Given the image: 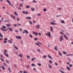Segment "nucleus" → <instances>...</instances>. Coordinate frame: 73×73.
Instances as JSON below:
<instances>
[{"label":"nucleus","mask_w":73,"mask_h":73,"mask_svg":"<svg viewBox=\"0 0 73 73\" xmlns=\"http://www.w3.org/2000/svg\"><path fill=\"white\" fill-rule=\"evenodd\" d=\"M59 41H62L64 40V39H63V36H60V37L59 38Z\"/></svg>","instance_id":"obj_1"},{"label":"nucleus","mask_w":73,"mask_h":73,"mask_svg":"<svg viewBox=\"0 0 73 73\" xmlns=\"http://www.w3.org/2000/svg\"><path fill=\"white\" fill-rule=\"evenodd\" d=\"M0 29H1V30L2 31H4L5 32L7 31L8 30V29H7L6 30H5V29H3L2 28H1Z\"/></svg>","instance_id":"obj_2"},{"label":"nucleus","mask_w":73,"mask_h":73,"mask_svg":"<svg viewBox=\"0 0 73 73\" xmlns=\"http://www.w3.org/2000/svg\"><path fill=\"white\" fill-rule=\"evenodd\" d=\"M33 33L34 35H35V36H38V33H35L34 32H33Z\"/></svg>","instance_id":"obj_3"},{"label":"nucleus","mask_w":73,"mask_h":73,"mask_svg":"<svg viewBox=\"0 0 73 73\" xmlns=\"http://www.w3.org/2000/svg\"><path fill=\"white\" fill-rule=\"evenodd\" d=\"M16 38H17V39H20L21 38V37L20 36H16Z\"/></svg>","instance_id":"obj_4"},{"label":"nucleus","mask_w":73,"mask_h":73,"mask_svg":"<svg viewBox=\"0 0 73 73\" xmlns=\"http://www.w3.org/2000/svg\"><path fill=\"white\" fill-rule=\"evenodd\" d=\"M22 12L23 14H28V13L27 11L25 12L24 11H23Z\"/></svg>","instance_id":"obj_5"},{"label":"nucleus","mask_w":73,"mask_h":73,"mask_svg":"<svg viewBox=\"0 0 73 73\" xmlns=\"http://www.w3.org/2000/svg\"><path fill=\"white\" fill-rule=\"evenodd\" d=\"M48 37H50V38H51V36H50V33H49V32H48Z\"/></svg>","instance_id":"obj_6"},{"label":"nucleus","mask_w":73,"mask_h":73,"mask_svg":"<svg viewBox=\"0 0 73 73\" xmlns=\"http://www.w3.org/2000/svg\"><path fill=\"white\" fill-rule=\"evenodd\" d=\"M57 46H55L54 48V50H56V51H57Z\"/></svg>","instance_id":"obj_7"},{"label":"nucleus","mask_w":73,"mask_h":73,"mask_svg":"<svg viewBox=\"0 0 73 73\" xmlns=\"http://www.w3.org/2000/svg\"><path fill=\"white\" fill-rule=\"evenodd\" d=\"M18 57H23V55L21 54H19L18 55Z\"/></svg>","instance_id":"obj_8"},{"label":"nucleus","mask_w":73,"mask_h":73,"mask_svg":"<svg viewBox=\"0 0 73 73\" xmlns=\"http://www.w3.org/2000/svg\"><path fill=\"white\" fill-rule=\"evenodd\" d=\"M26 18L27 19L31 20V17H26Z\"/></svg>","instance_id":"obj_9"},{"label":"nucleus","mask_w":73,"mask_h":73,"mask_svg":"<svg viewBox=\"0 0 73 73\" xmlns=\"http://www.w3.org/2000/svg\"><path fill=\"white\" fill-rule=\"evenodd\" d=\"M3 54H5V56H6V57H9L8 54H6L5 53H3Z\"/></svg>","instance_id":"obj_10"},{"label":"nucleus","mask_w":73,"mask_h":73,"mask_svg":"<svg viewBox=\"0 0 73 73\" xmlns=\"http://www.w3.org/2000/svg\"><path fill=\"white\" fill-rule=\"evenodd\" d=\"M8 41L9 42V43H11V44H12V41H11V40H8Z\"/></svg>","instance_id":"obj_11"},{"label":"nucleus","mask_w":73,"mask_h":73,"mask_svg":"<svg viewBox=\"0 0 73 73\" xmlns=\"http://www.w3.org/2000/svg\"><path fill=\"white\" fill-rule=\"evenodd\" d=\"M64 36L66 40H68V37L65 35H64Z\"/></svg>","instance_id":"obj_12"},{"label":"nucleus","mask_w":73,"mask_h":73,"mask_svg":"<svg viewBox=\"0 0 73 73\" xmlns=\"http://www.w3.org/2000/svg\"><path fill=\"white\" fill-rule=\"evenodd\" d=\"M48 57L49 58H51V59H52V60H53V58H52L51 56H50V55H48Z\"/></svg>","instance_id":"obj_13"},{"label":"nucleus","mask_w":73,"mask_h":73,"mask_svg":"<svg viewBox=\"0 0 73 73\" xmlns=\"http://www.w3.org/2000/svg\"><path fill=\"white\" fill-rule=\"evenodd\" d=\"M50 31H51V32H52V31H53V28L52 27H50Z\"/></svg>","instance_id":"obj_14"},{"label":"nucleus","mask_w":73,"mask_h":73,"mask_svg":"<svg viewBox=\"0 0 73 73\" xmlns=\"http://www.w3.org/2000/svg\"><path fill=\"white\" fill-rule=\"evenodd\" d=\"M24 31H25V33H27V34H28V31H27L25 30Z\"/></svg>","instance_id":"obj_15"},{"label":"nucleus","mask_w":73,"mask_h":73,"mask_svg":"<svg viewBox=\"0 0 73 73\" xmlns=\"http://www.w3.org/2000/svg\"><path fill=\"white\" fill-rule=\"evenodd\" d=\"M8 29L10 31H13L12 29L10 28H9Z\"/></svg>","instance_id":"obj_16"},{"label":"nucleus","mask_w":73,"mask_h":73,"mask_svg":"<svg viewBox=\"0 0 73 73\" xmlns=\"http://www.w3.org/2000/svg\"><path fill=\"white\" fill-rule=\"evenodd\" d=\"M50 23L51 24H52V25H56V24L55 23H52L51 22Z\"/></svg>","instance_id":"obj_17"},{"label":"nucleus","mask_w":73,"mask_h":73,"mask_svg":"<svg viewBox=\"0 0 73 73\" xmlns=\"http://www.w3.org/2000/svg\"><path fill=\"white\" fill-rule=\"evenodd\" d=\"M14 46L15 48L16 49H17H17H18V48L15 45H14Z\"/></svg>","instance_id":"obj_18"},{"label":"nucleus","mask_w":73,"mask_h":73,"mask_svg":"<svg viewBox=\"0 0 73 73\" xmlns=\"http://www.w3.org/2000/svg\"><path fill=\"white\" fill-rule=\"evenodd\" d=\"M36 45H38L39 47H40V45L38 44L37 43H35Z\"/></svg>","instance_id":"obj_19"},{"label":"nucleus","mask_w":73,"mask_h":73,"mask_svg":"<svg viewBox=\"0 0 73 73\" xmlns=\"http://www.w3.org/2000/svg\"><path fill=\"white\" fill-rule=\"evenodd\" d=\"M67 69L68 70H70V68H69V67L68 66H67Z\"/></svg>","instance_id":"obj_20"},{"label":"nucleus","mask_w":73,"mask_h":73,"mask_svg":"<svg viewBox=\"0 0 73 73\" xmlns=\"http://www.w3.org/2000/svg\"><path fill=\"white\" fill-rule=\"evenodd\" d=\"M10 25L9 24H6V26H7V27H10Z\"/></svg>","instance_id":"obj_21"},{"label":"nucleus","mask_w":73,"mask_h":73,"mask_svg":"<svg viewBox=\"0 0 73 73\" xmlns=\"http://www.w3.org/2000/svg\"><path fill=\"white\" fill-rule=\"evenodd\" d=\"M2 28H3V29H6V27L4 25L2 26Z\"/></svg>","instance_id":"obj_22"},{"label":"nucleus","mask_w":73,"mask_h":73,"mask_svg":"<svg viewBox=\"0 0 73 73\" xmlns=\"http://www.w3.org/2000/svg\"><path fill=\"white\" fill-rule=\"evenodd\" d=\"M1 66L2 67L3 70H5V68H4V66Z\"/></svg>","instance_id":"obj_23"},{"label":"nucleus","mask_w":73,"mask_h":73,"mask_svg":"<svg viewBox=\"0 0 73 73\" xmlns=\"http://www.w3.org/2000/svg\"><path fill=\"white\" fill-rule=\"evenodd\" d=\"M35 59H36V58H32L31 59V60L33 61V60H35Z\"/></svg>","instance_id":"obj_24"},{"label":"nucleus","mask_w":73,"mask_h":73,"mask_svg":"<svg viewBox=\"0 0 73 73\" xmlns=\"http://www.w3.org/2000/svg\"><path fill=\"white\" fill-rule=\"evenodd\" d=\"M36 27L37 28H39L40 27V26L38 25H36Z\"/></svg>","instance_id":"obj_25"},{"label":"nucleus","mask_w":73,"mask_h":73,"mask_svg":"<svg viewBox=\"0 0 73 73\" xmlns=\"http://www.w3.org/2000/svg\"><path fill=\"white\" fill-rule=\"evenodd\" d=\"M58 54L59 55H60V56H62V54H61V53H60L59 51H58Z\"/></svg>","instance_id":"obj_26"},{"label":"nucleus","mask_w":73,"mask_h":73,"mask_svg":"<svg viewBox=\"0 0 73 73\" xmlns=\"http://www.w3.org/2000/svg\"><path fill=\"white\" fill-rule=\"evenodd\" d=\"M26 67L27 68V69H29V66H26Z\"/></svg>","instance_id":"obj_27"},{"label":"nucleus","mask_w":73,"mask_h":73,"mask_svg":"<svg viewBox=\"0 0 73 73\" xmlns=\"http://www.w3.org/2000/svg\"><path fill=\"white\" fill-rule=\"evenodd\" d=\"M9 4L10 5V6H11V7H13V5L11 3V2L10 3H9Z\"/></svg>","instance_id":"obj_28"},{"label":"nucleus","mask_w":73,"mask_h":73,"mask_svg":"<svg viewBox=\"0 0 73 73\" xmlns=\"http://www.w3.org/2000/svg\"><path fill=\"white\" fill-rule=\"evenodd\" d=\"M26 8H30V7L29 6L27 5L26 6Z\"/></svg>","instance_id":"obj_29"},{"label":"nucleus","mask_w":73,"mask_h":73,"mask_svg":"<svg viewBox=\"0 0 73 73\" xmlns=\"http://www.w3.org/2000/svg\"><path fill=\"white\" fill-rule=\"evenodd\" d=\"M11 17H13V18L14 19H15V17L13 16L12 15H10Z\"/></svg>","instance_id":"obj_30"},{"label":"nucleus","mask_w":73,"mask_h":73,"mask_svg":"<svg viewBox=\"0 0 73 73\" xmlns=\"http://www.w3.org/2000/svg\"><path fill=\"white\" fill-rule=\"evenodd\" d=\"M14 14L16 16H17V14L16 13V11L14 12Z\"/></svg>","instance_id":"obj_31"},{"label":"nucleus","mask_w":73,"mask_h":73,"mask_svg":"<svg viewBox=\"0 0 73 73\" xmlns=\"http://www.w3.org/2000/svg\"><path fill=\"white\" fill-rule=\"evenodd\" d=\"M0 36L3 38V36L2 35H1V34H0Z\"/></svg>","instance_id":"obj_32"},{"label":"nucleus","mask_w":73,"mask_h":73,"mask_svg":"<svg viewBox=\"0 0 73 73\" xmlns=\"http://www.w3.org/2000/svg\"><path fill=\"white\" fill-rule=\"evenodd\" d=\"M6 1H7V3H8V4H9V3H11V2L9 1L8 0H6Z\"/></svg>","instance_id":"obj_33"},{"label":"nucleus","mask_w":73,"mask_h":73,"mask_svg":"<svg viewBox=\"0 0 73 73\" xmlns=\"http://www.w3.org/2000/svg\"><path fill=\"white\" fill-rule=\"evenodd\" d=\"M37 16H41V14H40V13H38L37 14Z\"/></svg>","instance_id":"obj_34"},{"label":"nucleus","mask_w":73,"mask_h":73,"mask_svg":"<svg viewBox=\"0 0 73 73\" xmlns=\"http://www.w3.org/2000/svg\"><path fill=\"white\" fill-rule=\"evenodd\" d=\"M3 42L5 43H6L7 42L6 40H4L3 41Z\"/></svg>","instance_id":"obj_35"},{"label":"nucleus","mask_w":73,"mask_h":73,"mask_svg":"<svg viewBox=\"0 0 73 73\" xmlns=\"http://www.w3.org/2000/svg\"><path fill=\"white\" fill-rule=\"evenodd\" d=\"M3 64L4 65H5V66H7V64H6L5 63H3Z\"/></svg>","instance_id":"obj_36"},{"label":"nucleus","mask_w":73,"mask_h":73,"mask_svg":"<svg viewBox=\"0 0 73 73\" xmlns=\"http://www.w3.org/2000/svg\"><path fill=\"white\" fill-rule=\"evenodd\" d=\"M29 24H31V25H33L32 23V22H31V21H29Z\"/></svg>","instance_id":"obj_37"},{"label":"nucleus","mask_w":73,"mask_h":73,"mask_svg":"<svg viewBox=\"0 0 73 73\" xmlns=\"http://www.w3.org/2000/svg\"><path fill=\"white\" fill-rule=\"evenodd\" d=\"M14 66L15 68H17V65L16 64H14Z\"/></svg>","instance_id":"obj_38"},{"label":"nucleus","mask_w":73,"mask_h":73,"mask_svg":"<svg viewBox=\"0 0 73 73\" xmlns=\"http://www.w3.org/2000/svg\"><path fill=\"white\" fill-rule=\"evenodd\" d=\"M34 40H35V41H36V40H38V38H35L34 39Z\"/></svg>","instance_id":"obj_39"},{"label":"nucleus","mask_w":73,"mask_h":73,"mask_svg":"<svg viewBox=\"0 0 73 73\" xmlns=\"http://www.w3.org/2000/svg\"><path fill=\"white\" fill-rule=\"evenodd\" d=\"M61 23H62V24H64V21L63 20H62L61 21Z\"/></svg>","instance_id":"obj_40"},{"label":"nucleus","mask_w":73,"mask_h":73,"mask_svg":"<svg viewBox=\"0 0 73 73\" xmlns=\"http://www.w3.org/2000/svg\"><path fill=\"white\" fill-rule=\"evenodd\" d=\"M43 57L44 58H46V56L45 55H44L43 56Z\"/></svg>","instance_id":"obj_41"},{"label":"nucleus","mask_w":73,"mask_h":73,"mask_svg":"<svg viewBox=\"0 0 73 73\" xmlns=\"http://www.w3.org/2000/svg\"><path fill=\"white\" fill-rule=\"evenodd\" d=\"M29 36L31 37V38H33V36H32V35H29Z\"/></svg>","instance_id":"obj_42"},{"label":"nucleus","mask_w":73,"mask_h":73,"mask_svg":"<svg viewBox=\"0 0 73 73\" xmlns=\"http://www.w3.org/2000/svg\"><path fill=\"white\" fill-rule=\"evenodd\" d=\"M48 67L50 69L52 68V66H51V65H48Z\"/></svg>","instance_id":"obj_43"},{"label":"nucleus","mask_w":73,"mask_h":73,"mask_svg":"<svg viewBox=\"0 0 73 73\" xmlns=\"http://www.w3.org/2000/svg\"><path fill=\"white\" fill-rule=\"evenodd\" d=\"M17 25H18V26H21V25L20 23H18L17 24Z\"/></svg>","instance_id":"obj_44"},{"label":"nucleus","mask_w":73,"mask_h":73,"mask_svg":"<svg viewBox=\"0 0 73 73\" xmlns=\"http://www.w3.org/2000/svg\"><path fill=\"white\" fill-rule=\"evenodd\" d=\"M69 67H72V64H70L69 65Z\"/></svg>","instance_id":"obj_45"},{"label":"nucleus","mask_w":73,"mask_h":73,"mask_svg":"<svg viewBox=\"0 0 73 73\" xmlns=\"http://www.w3.org/2000/svg\"><path fill=\"white\" fill-rule=\"evenodd\" d=\"M63 52L64 53V54H66V52H65V51H63Z\"/></svg>","instance_id":"obj_46"},{"label":"nucleus","mask_w":73,"mask_h":73,"mask_svg":"<svg viewBox=\"0 0 73 73\" xmlns=\"http://www.w3.org/2000/svg\"><path fill=\"white\" fill-rule=\"evenodd\" d=\"M16 8H17L18 9H21V8L20 7L19 8L17 7H16Z\"/></svg>","instance_id":"obj_47"},{"label":"nucleus","mask_w":73,"mask_h":73,"mask_svg":"<svg viewBox=\"0 0 73 73\" xmlns=\"http://www.w3.org/2000/svg\"><path fill=\"white\" fill-rule=\"evenodd\" d=\"M35 9L34 8L31 9V11H35Z\"/></svg>","instance_id":"obj_48"},{"label":"nucleus","mask_w":73,"mask_h":73,"mask_svg":"<svg viewBox=\"0 0 73 73\" xmlns=\"http://www.w3.org/2000/svg\"><path fill=\"white\" fill-rule=\"evenodd\" d=\"M33 3H37V1H36L35 0H33Z\"/></svg>","instance_id":"obj_49"},{"label":"nucleus","mask_w":73,"mask_h":73,"mask_svg":"<svg viewBox=\"0 0 73 73\" xmlns=\"http://www.w3.org/2000/svg\"><path fill=\"white\" fill-rule=\"evenodd\" d=\"M33 23L34 24H35V23H36V21L35 20H33Z\"/></svg>","instance_id":"obj_50"},{"label":"nucleus","mask_w":73,"mask_h":73,"mask_svg":"<svg viewBox=\"0 0 73 73\" xmlns=\"http://www.w3.org/2000/svg\"><path fill=\"white\" fill-rule=\"evenodd\" d=\"M38 44H40V45H42V43L40 42H38Z\"/></svg>","instance_id":"obj_51"},{"label":"nucleus","mask_w":73,"mask_h":73,"mask_svg":"<svg viewBox=\"0 0 73 73\" xmlns=\"http://www.w3.org/2000/svg\"><path fill=\"white\" fill-rule=\"evenodd\" d=\"M38 66H41V64H40V63H38Z\"/></svg>","instance_id":"obj_52"},{"label":"nucleus","mask_w":73,"mask_h":73,"mask_svg":"<svg viewBox=\"0 0 73 73\" xmlns=\"http://www.w3.org/2000/svg\"><path fill=\"white\" fill-rule=\"evenodd\" d=\"M38 52H40V50L39 49H37Z\"/></svg>","instance_id":"obj_53"},{"label":"nucleus","mask_w":73,"mask_h":73,"mask_svg":"<svg viewBox=\"0 0 73 73\" xmlns=\"http://www.w3.org/2000/svg\"><path fill=\"white\" fill-rule=\"evenodd\" d=\"M60 34H61L62 35H64V33L61 32V31H60Z\"/></svg>","instance_id":"obj_54"},{"label":"nucleus","mask_w":73,"mask_h":73,"mask_svg":"<svg viewBox=\"0 0 73 73\" xmlns=\"http://www.w3.org/2000/svg\"><path fill=\"white\" fill-rule=\"evenodd\" d=\"M19 6H20V7H22V6H23V5L21 3H20Z\"/></svg>","instance_id":"obj_55"},{"label":"nucleus","mask_w":73,"mask_h":73,"mask_svg":"<svg viewBox=\"0 0 73 73\" xmlns=\"http://www.w3.org/2000/svg\"><path fill=\"white\" fill-rule=\"evenodd\" d=\"M1 60H2V61H3V62H4V60H3L2 59V58H0Z\"/></svg>","instance_id":"obj_56"},{"label":"nucleus","mask_w":73,"mask_h":73,"mask_svg":"<svg viewBox=\"0 0 73 73\" xmlns=\"http://www.w3.org/2000/svg\"><path fill=\"white\" fill-rule=\"evenodd\" d=\"M20 60H21V62H23V59L21 58Z\"/></svg>","instance_id":"obj_57"},{"label":"nucleus","mask_w":73,"mask_h":73,"mask_svg":"<svg viewBox=\"0 0 73 73\" xmlns=\"http://www.w3.org/2000/svg\"><path fill=\"white\" fill-rule=\"evenodd\" d=\"M8 69L9 70V72H11V69L9 68H8Z\"/></svg>","instance_id":"obj_58"},{"label":"nucleus","mask_w":73,"mask_h":73,"mask_svg":"<svg viewBox=\"0 0 73 73\" xmlns=\"http://www.w3.org/2000/svg\"><path fill=\"white\" fill-rule=\"evenodd\" d=\"M49 62L50 63V64H52V62L50 60H49Z\"/></svg>","instance_id":"obj_59"},{"label":"nucleus","mask_w":73,"mask_h":73,"mask_svg":"<svg viewBox=\"0 0 73 73\" xmlns=\"http://www.w3.org/2000/svg\"><path fill=\"white\" fill-rule=\"evenodd\" d=\"M6 62H7V63H9V61L6 60Z\"/></svg>","instance_id":"obj_60"},{"label":"nucleus","mask_w":73,"mask_h":73,"mask_svg":"<svg viewBox=\"0 0 73 73\" xmlns=\"http://www.w3.org/2000/svg\"><path fill=\"white\" fill-rule=\"evenodd\" d=\"M27 57L28 58H30V57H29V55H27Z\"/></svg>","instance_id":"obj_61"},{"label":"nucleus","mask_w":73,"mask_h":73,"mask_svg":"<svg viewBox=\"0 0 73 73\" xmlns=\"http://www.w3.org/2000/svg\"><path fill=\"white\" fill-rule=\"evenodd\" d=\"M7 40V38H6L4 39V40L5 41H6V40Z\"/></svg>","instance_id":"obj_62"},{"label":"nucleus","mask_w":73,"mask_h":73,"mask_svg":"<svg viewBox=\"0 0 73 73\" xmlns=\"http://www.w3.org/2000/svg\"><path fill=\"white\" fill-rule=\"evenodd\" d=\"M60 16H61V15H57L56 17H60Z\"/></svg>","instance_id":"obj_63"},{"label":"nucleus","mask_w":73,"mask_h":73,"mask_svg":"<svg viewBox=\"0 0 73 73\" xmlns=\"http://www.w3.org/2000/svg\"><path fill=\"white\" fill-rule=\"evenodd\" d=\"M44 12H45V11H46V9H44Z\"/></svg>","instance_id":"obj_64"}]
</instances>
